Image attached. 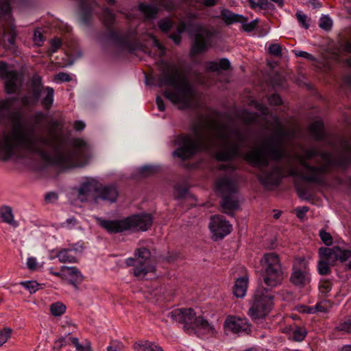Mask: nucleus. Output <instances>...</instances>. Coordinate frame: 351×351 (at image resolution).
I'll list each match as a JSON object with an SVG mask.
<instances>
[{
	"instance_id": "8",
	"label": "nucleus",
	"mask_w": 351,
	"mask_h": 351,
	"mask_svg": "<svg viewBox=\"0 0 351 351\" xmlns=\"http://www.w3.org/2000/svg\"><path fill=\"white\" fill-rule=\"evenodd\" d=\"M274 121L276 125L274 134L267 138L261 147L253 152H261L267 158H270L271 160L275 162H280L286 156L285 143L293 134L283 127L280 119L277 116L274 117Z\"/></svg>"
},
{
	"instance_id": "64",
	"label": "nucleus",
	"mask_w": 351,
	"mask_h": 351,
	"mask_svg": "<svg viewBox=\"0 0 351 351\" xmlns=\"http://www.w3.org/2000/svg\"><path fill=\"white\" fill-rule=\"evenodd\" d=\"M295 54L298 57L304 58L308 60H315V58L312 54H311L306 51H295Z\"/></svg>"
},
{
	"instance_id": "11",
	"label": "nucleus",
	"mask_w": 351,
	"mask_h": 351,
	"mask_svg": "<svg viewBox=\"0 0 351 351\" xmlns=\"http://www.w3.org/2000/svg\"><path fill=\"white\" fill-rule=\"evenodd\" d=\"M134 257L126 259L125 263L133 267V274L138 279H144L149 274H154L155 266L151 260V252L147 247H139L134 251Z\"/></svg>"
},
{
	"instance_id": "57",
	"label": "nucleus",
	"mask_w": 351,
	"mask_h": 351,
	"mask_svg": "<svg viewBox=\"0 0 351 351\" xmlns=\"http://www.w3.org/2000/svg\"><path fill=\"white\" fill-rule=\"evenodd\" d=\"M269 102L271 105L278 106L282 105V99L281 97L278 94H272L269 96Z\"/></svg>"
},
{
	"instance_id": "63",
	"label": "nucleus",
	"mask_w": 351,
	"mask_h": 351,
	"mask_svg": "<svg viewBox=\"0 0 351 351\" xmlns=\"http://www.w3.org/2000/svg\"><path fill=\"white\" fill-rule=\"evenodd\" d=\"M27 266L32 271L36 270L38 266V262L35 257H29L27 261Z\"/></svg>"
},
{
	"instance_id": "53",
	"label": "nucleus",
	"mask_w": 351,
	"mask_h": 351,
	"mask_svg": "<svg viewBox=\"0 0 351 351\" xmlns=\"http://www.w3.org/2000/svg\"><path fill=\"white\" fill-rule=\"evenodd\" d=\"M12 333L10 328H5L0 331V346L5 343L10 338Z\"/></svg>"
},
{
	"instance_id": "27",
	"label": "nucleus",
	"mask_w": 351,
	"mask_h": 351,
	"mask_svg": "<svg viewBox=\"0 0 351 351\" xmlns=\"http://www.w3.org/2000/svg\"><path fill=\"white\" fill-rule=\"evenodd\" d=\"M138 10L147 20L155 19L160 10L157 4L145 2H140L138 5Z\"/></svg>"
},
{
	"instance_id": "25",
	"label": "nucleus",
	"mask_w": 351,
	"mask_h": 351,
	"mask_svg": "<svg viewBox=\"0 0 351 351\" xmlns=\"http://www.w3.org/2000/svg\"><path fill=\"white\" fill-rule=\"evenodd\" d=\"M64 280H67L69 284L73 285L77 289L79 285L82 282L84 276L82 272L76 267L64 266Z\"/></svg>"
},
{
	"instance_id": "60",
	"label": "nucleus",
	"mask_w": 351,
	"mask_h": 351,
	"mask_svg": "<svg viewBox=\"0 0 351 351\" xmlns=\"http://www.w3.org/2000/svg\"><path fill=\"white\" fill-rule=\"evenodd\" d=\"M56 80L62 82H69L71 81V77L66 73L60 72L56 75Z\"/></svg>"
},
{
	"instance_id": "23",
	"label": "nucleus",
	"mask_w": 351,
	"mask_h": 351,
	"mask_svg": "<svg viewBox=\"0 0 351 351\" xmlns=\"http://www.w3.org/2000/svg\"><path fill=\"white\" fill-rule=\"evenodd\" d=\"M210 47V38L202 32L195 35L194 41L191 46L190 54L195 56L206 52Z\"/></svg>"
},
{
	"instance_id": "49",
	"label": "nucleus",
	"mask_w": 351,
	"mask_h": 351,
	"mask_svg": "<svg viewBox=\"0 0 351 351\" xmlns=\"http://www.w3.org/2000/svg\"><path fill=\"white\" fill-rule=\"evenodd\" d=\"M62 46V40L59 38H54L50 42L49 52L51 53H56L57 50Z\"/></svg>"
},
{
	"instance_id": "16",
	"label": "nucleus",
	"mask_w": 351,
	"mask_h": 351,
	"mask_svg": "<svg viewBox=\"0 0 351 351\" xmlns=\"http://www.w3.org/2000/svg\"><path fill=\"white\" fill-rule=\"evenodd\" d=\"M99 182L93 177H84L76 188L78 199L82 202L94 201V195L97 193Z\"/></svg>"
},
{
	"instance_id": "47",
	"label": "nucleus",
	"mask_w": 351,
	"mask_h": 351,
	"mask_svg": "<svg viewBox=\"0 0 351 351\" xmlns=\"http://www.w3.org/2000/svg\"><path fill=\"white\" fill-rule=\"evenodd\" d=\"M69 248H71L77 257L82 253L85 247L84 243L82 241H78L75 243H73L69 245Z\"/></svg>"
},
{
	"instance_id": "30",
	"label": "nucleus",
	"mask_w": 351,
	"mask_h": 351,
	"mask_svg": "<svg viewBox=\"0 0 351 351\" xmlns=\"http://www.w3.org/2000/svg\"><path fill=\"white\" fill-rule=\"evenodd\" d=\"M54 101V89L52 87L47 86L42 90V95L38 102L45 110H49Z\"/></svg>"
},
{
	"instance_id": "15",
	"label": "nucleus",
	"mask_w": 351,
	"mask_h": 351,
	"mask_svg": "<svg viewBox=\"0 0 351 351\" xmlns=\"http://www.w3.org/2000/svg\"><path fill=\"white\" fill-rule=\"evenodd\" d=\"M221 16L228 25H232L236 23H241L243 30L247 33L252 32L259 28L258 24L260 20L258 19H256L247 23L248 20L247 17L241 14H235L228 9L223 10L221 12Z\"/></svg>"
},
{
	"instance_id": "26",
	"label": "nucleus",
	"mask_w": 351,
	"mask_h": 351,
	"mask_svg": "<svg viewBox=\"0 0 351 351\" xmlns=\"http://www.w3.org/2000/svg\"><path fill=\"white\" fill-rule=\"evenodd\" d=\"M313 138L317 142L326 141L328 134L325 130L324 123L322 120L313 122L308 128Z\"/></svg>"
},
{
	"instance_id": "19",
	"label": "nucleus",
	"mask_w": 351,
	"mask_h": 351,
	"mask_svg": "<svg viewBox=\"0 0 351 351\" xmlns=\"http://www.w3.org/2000/svg\"><path fill=\"white\" fill-rule=\"evenodd\" d=\"M223 328L226 332L233 334H248L251 331V324L247 318L230 315L226 317Z\"/></svg>"
},
{
	"instance_id": "52",
	"label": "nucleus",
	"mask_w": 351,
	"mask_h": 351,
	"mask_svg": "<svg viewBox=\"0 0 351 351\" xmlns=\"http://www.w3.org/2000/svg\"><path fill=\"white\" fill-rule=\"evenodd\" d=\"M272 5V3L268 0H258L257 2L255 1V5L252 9L255 10L256 8H259L261 10H265L269 9Z\"/></svg>"
},
{
	"instance_id": "2",
	"label": "nucleus",
	"mask_w": 351,
	"mask_h": 351,
	"mask_svg": "<svg viewBox=\"0 0 351 351\" xmlns=\"http://www.w3.org/2000/svg\"><path fill=\"white\" fill-rule=\"evenodd\" d=\"M217 129L216 139L206 136L201 142L195 143L188 134H180L174 136L172 143L178 147L173 152L172 156L182 161L192 158L197 152L204 150H217L215 158L220 162H231L241 155V149L246 141L245 136L239 130L233 129L232 134L237 137V141H232L230 136L224 132L226 127L214 123Z\"/></svg>"
},
{
	"instance_id": "32",
	"label": "nucleus",
	"mask_w": 351,
	"mask_h": 351,
	"mask_svg": "<svg viewBox=\"0 0 351 351\" xmlns=\"http://www.w3.org/2000/svg\"><path fill=\"white\" fill-rule=\"evenodd\" d=\"M248 285V279L247 277L242 276L237 279L233 287V293L238 298H243L247 291Z\"/></svg>"
},
{
	"instance_id": "44",
	"label": "nucleus",
	"mask_w": 351,
	"mask_h": 351,
	"mask_svg": "<svg viewBox=\"0 0 351 351\" xmlns=\"http://www.w3.org/2000/svg\"><path fill=\"white\" fill-rule=\"evenodd\" d=\"M295 16L300 26L305 29L309 28L310 25L308 23V17L306 14L302 13L301 12H297Z\"/></svg>"
},
{
	"instance_id": "61",
	"label": "nucleus",
	"mask_w": 351,
	"mask_h": 351,
	"mask_svg": "<svg viewBox=\"0 0 351 351\" xmlns=\"http://www.w3.org/2000/svg\"><path fill=\"white\" fill-rule=\"evenodd\" d=\"M245 112L247 114V117L244 119V122L246 124H252L256 121L257 114H252L248 110H245Z\"/></svg>"
},
{
	"instance_id": "7",
	"label": "nucleus",
	"mask_w": 351,
	"mask_h": 351,
	"mask_svg": "<svg viewBox=\"0 0 351 351\" xmlns=\"http://www.w3.org/2000/svg\"><path fill=\"white\" fill-rule=\"evenodd\" d=\"M152 214L141 213L132 215L121 219H97L98 224L110 234L121 233L128 230L147 231L153 224Z\"/></svg>"
},
{
	"instance_id": "29",
	"label": "nucleus",
	"mask_w": 351,
	"mask_h": 351,
	"mask_svg": "<svg viewBox=\"0 0 351 351\" xmlns=\"http://www.w3.org/2000/svg\"><path fill=\"white\" fill-rule=\"evenodd\" d=\"M286 330L289 339L298 342L302 341L307 335L306 329L297 324L291 325Z\"/></svg>"
},
{
	"instance_id": "45",
	"label": "nucleus",
	"mask_w": 351,
	"mask_h": 351,
	"mask_svg": "<svg viewBox=\"0 0 351 351\" xmlns=\"http://www.w3.org/2000/svg\"><path fill=\"white\" fill-rule=\"evenodd\" d=\"M33 40L35 44L38 46H41L45 40L40 28H37L34 30Z\"/></svg>"
},
{
	"instance_id": "35",
	"label": "nucleus",
	"mask_w": 351,
	"mask_h": 351,
	"mask_svg": "<svg viewBox=\"0 0 351 351\" xmlns=\"http://www.w3.org/2000/svg\"><path fill=\"white\" fill-rule=\"evenodd\" d=\"M175 197L177 199H184L189 196V191L188 187L182 184H176L174 186Z\"/></svg>"
},
{
	"instance_id": "20",
	"label": "nucleus",
	"mask_w": 351,
	"mask_h": 351,
	"mask_svg": "<svg viewBox=\"0 0 351 351\" xmlns=\"http://www.w3.org/2000/svg\"><path fill=\"white\" fill-rule=\"evenodd\" d=\"M209 228L215 240L222 239L232 231V225L222 215H213L210 218Z\"/></svg>"
},
{
	"instance_id": "1",
	"label": "nucleus",
	"mask_w": 351,
	"mask_h": 351,
	"mask_svg": "<svg viewBox=\"0 0 351 351\" xmlns=\"http://www.w3.org/2000/svg\"><path fill=\"white\" fill-rule=\"evenodd\" d=\"M25 154L38 156L47 165L69 169L77 166L74 151H63L50 139L38 136L35 127L27 125L21 113L11 116V125L2 133L0 156L3 160L21 157Z\"/></svg>"
},
{
	"instance_id": "37",
	"label": "nucleus",
	"mask_w": 351,
	"mask_h": 351,
	"mask_svg": "<svg viewBox=\"0 0 351 351\" xmlns=\"http://www.w3.org/2000/svg\"><path fill=\"white\" fill-rule=\"evenodd\" d=\"M173 21L170 18H164L158 21V27L164 33H169L173 26Z\"/></svg>"
},
{
	"instance_id": "4",
	"label": "nucleus",
	"mask_w": 351,
	"mask_h": 351,
	"mask_svg": "<svg viewBox=\"0 0 351 351\" xmlns=\"http://www.w3.org/2000/svg\"><path fill=\"white\" fill-rule=\"evenodd\" d=\"M245 160L252 167L259 169L257 177L261 184L267 189L280 185L282 180L287 177H298L302 175L293 167L285 168L280 162L270 165L267 158L261 152H250L245 156Z\"/></svg>"
},
{
	"instance_id": "12",
	"label": "nucleus",
	"mask_w": 351,
	"mask_h": 351,
	"mask_svg": "<svg viewBox=\"0 0 351 351\" xmlns=\"http://www.w3.org/2000/svg\"><path fill=\"white\" fill-rule=\"evenodd\" d=\"M342 146L343 152L337 157H335L331 152L320 150L318 156L330 166H334L344 173L347 184L351 188V175L347 174L351 167V144L348 141H344Z\"/></svg>"
},
{
	"instance_id": "5",
	"label": "nucleus",
	"mask_w": 351,
	"mask_h": 351,
	"mask_svg": "<svg viewBox=\"0 0 351 351\" xmlns=\"http://www.w3.org/2000/svg\"><path fill=\"white\" fill-rule=\"evenodd\" d=\"M103 12V23L106 29L102 33L101 38L105 43H111L119 50L131 53L141 48L142 38L137 26L131 25L123 29H116L114 13L108 8Z\"/></svg>"
},
{
	"instance_id": "48",
	"label": "nucleus",
	"mask_w": 351,
	"mask_h": 351,
	"mask_svg": "<svg viewBox=\"0 0 351 351\" xmlns=\"http://www.w3.org/2000/svg\"><path fill=\"white\" fill-rule=\"evenodd\" d=\"M319 237L322 241V242L326 245H330L332 243V237L331 234L324 230H321L319 231Z\"/></svg>"
},
{
	"instance_id": "6",
	"label": "nucleus",
	"mask_w": 351,
	"mask_h": 351,
	"mask_svg": "<svg viewBox=\"0 0 351 351\" xmlns=\"http://www.w3.org/2000/svg\"><path fill=\"white\" fill-rule=\"evenodd\" d=\"M158 86H171L174 90H166L165 97L173 104L179 106L181 110L189 108L194 95V88L188 77L174 67L170 71H164L158 79Z\"/></svg>"
},
{
	"instance_id": "54",
	"label": "nucleus",
	"mask_w": 351,
	"mask_h": 351,
	"mask_svg": "<svg viewBox=\"0 0 351 351\" xmlns=\"http://www.w3.org/2000/svg\"><path fill=\"white\" fill-rule=\"evenodd\" d=\"M181 256V254L176 251H169L165 256V259L168 263H173Z\"/></svg>"
},
{
	"instance_id": "31",
	"label": "nucleus",
	"mask_w": 351,
	"mask_h": 351,
	"mask_svg": "<svg viewBox=\"0 0 351 351\" xmlns=\"http://www.w3.org/2000/svg\"><path fill=\"white\" fill-rule=\"evenodd\" d=\"M56 257L61 263H77V256L72 250L71 248L65 247L60 249L56 254Z\"/></svg>"
},
{
	"instance_id": "46",
	"label": "nucleus",
	"mask_w": 351,
	"mask_h": 351,
	"mask_svg": "<svg viewBox=\"0 0 351 351\" xmlns=\"http://www.w3.org/2000/svg\"><path fill=\"white\" fill-rule=\"evenodd\" d=\"M268 52L275 56L280 57L282 56V46L280 44H271L268 47Z\"/></svg>"
},
{
	"instance_id": "10",
	"label": "nucleus",
	"mask_w": 351,
	"mask_h": 351,
	"mask_svg": "<svg viewBox=\"0 0 351 351\" xmlns=\"http://www.w3.org/2000/svg\"><path fill=\"white\" fill-rule=\"evenodd\" d=\"M215 187L217 192L221 197V207L226 213H229L239 208L237 197L238 189L234 178L227 175L223 176L217 180Z\"/></svg>"
},
{
	"instance_id": "42",
	"label": "nucleus",
	"mask_w": 351,
	"mask_h": 351,
	"mask_svg": "<svg viewBox=\"0 0 351 351\" xmlns=\"http://www.w3.org/2000/svg\"><path fill=\"white\" fill-rule=\"evenodd\" d=\"M158 171V166L145 165L139 169V173L143 176H147L156 173Z\"/></svg>"
},
{
	"instance_id": "22",
	"label": "nucleus",
	"mask_w": 351,
	"mask_h": 351,
	"mask_svg": "<svg viewBox=\"0 0 351 351\" xmlns=\"http://www.w3.org/2000/svg\"><path fill=\"white\" fill-rule=\"evenodd\" d=\"M331 167H335L330 166L327 163L322 166H314L312 173L302 175V179L309 183L322 184L324 183V179L322 175L329 173Z\"/></svg>"
},
{
	"instance_id": "50",
	"label": "nucleus",
	"mask_w": 351,
	"mask_h": 351,
	"mask_svg": "<svg viewBox=\"0 0 351 351\" xmlns=\"http://www.w3.org/2000/svg\"><path fill=\"white\" fill-rule=\"evenodd\" d=\"M337 329L341 331L351 333V317H348L344 322L339 324L337 326Z\"/></svg>"
},
{
	"instance_id": "24",
	"label": "nucleus",
	"mask_w": 351,
	"mask_h": 351,
	"mask_svg": "<svg viewBox=\"0 0 351 351\" xmlns=\"http://www.w3.org/2000/svg\"><path fill=\"white\" fill-rule=\"evenodd\" d=\"M45 88H47V86H44L43 77L38 74H34L31 80V102L32 104L35 105L38 103L42 95V90Z\"/></svg>"
},
{
	"instance_id": "3",
	"label": "nucleus",
	"mask_w": 351,
	"mask_h": 351,
	"mask_svg": "<svg viewBox=\"0 0 351 351\" xmlns=\"http://www.w3.org/2000/svg\"><path fill=\"white\" fill-rule=\"evenodd\" d=\"M264 271L263 280L270 287H258L250 302L248 314L254 320L262 319L267 315L274 306V295L271 288L280 285L283 280L282 265L278 254L275 252L264 254L261 259Z\"/></svg>"
},
{
	"instance_id": "56",
	"label": "nucleus",
	"mask_w": 351,
	"mask_h": 351,
	"mask_svg": "<svg viewBox=\"0 0 351 351\" xmlns=\"http://www.w3.org/2000/svg\"><path fill=\"white\" fill-rule=\"evenodd\" d=\"M14 0H1L0 5L1 10L5 13H8L11 11V3ZM21 2H24L25 0H19Z\"/></svg>"
},
{
	"instance_id": "36",
	"label": "nucleus",
	"mask_w": 351,
	"mask_h": 351,
	"mask_svg": "<svg viewBox=\"0 0 351 351\" xmlns=\"http://www.w3.org/2000/svg\"><path fill=\"white\" fill-rule=\"evenodd\" d=\"M20 285L28 290L30 293H34L42 288V285L34 280L22 281Z\"/></svg>"
},
{
	"instance_id": "62",
	"label": "nucleus",
	"mask_w": 351,
	"mask_h": 351,
	"mask_svg": "<svg viewBox=\"0 0 351 351\" xmlns=\"http://www.w3.org/2000/svg\"><path fill=\"white\" fill-rule=\"evenodd\" d=\"M160 3L168 11H172L175 9V4L172 0H160Z\"/></svg>"
},
{
	"instance_id": "21",
	"label": "nucleus",
	"mask_w": 351,
	"mask_h": 351,
	"mask_svg": "<svg viewBox=\"0 0 351 351\" xmlns=\"http://www.w3.org/2000/svg\"><path fill=\"white\" fill-rule=\"evenodd\" d=\"M78 4L80 19L82 24L88 26L90 23L92 13L97 6L96 0H76Z\"/></svg>"
},
{
	"instance_id": "51",
	"label": "nucleus",
	"mask_w": 351,
	"mask_h": 351,
	"mask_svg": "<svg viewBox=\"0 0 351 351\" xmlns=\"http://www.w3.org/2000/svg\"><path fill=\"white\" fill-rule=\"evenodd\" d=\"M309 210V207L306 206H298L295 208V213L297 216V217L300 219L303 220L306 216V214Z\"/></svg>"
},
{
	"instance_id": "18",
	"label": "nucleus",
	"mask_w": 351,
	"mask_h": 351,
	"mask_svg": "<svg viewBox=\"0 0 351 351\" xmlns=\"http://www.w3.org/2000/svg\"><path fill=\"white\" fill-rule=\"evenodd\" d=\"M0 77L5 80V90L9 95L14 94L19 89V74L15 70H10L8 64L0 62Z\"/></svg>"
},
{
	"instance_id": "17",
	"label": "nucleus",
	"mask_w": 351,
	"mask_h": 351,
	"mask_svg": "<svg viewBox=\"0 0 351 351\" xmlns=\"http://www.w3.org/2000/svg\"><path fill=\"white\" fill-rule=\"evenodd\" d=\"M119 196V191L117 184L114 183L102 184L99 182L97 193L94 195L95 204L100 202L112 204L115 203Z\"/></svg>"
},
{
	"instance_id": "13",
	"label": "nucleus",
	"mask_w": 351,
	"mask_h": 351,
	"mask_svg": "<svg viewBox=\"0 0 351 351\" xmlns=\"http://www.w3.org/2000/svg\"><path fill=\"white\" fill-rule=\"evenodd\" d=\"M311 280L310 269L306 261L300 258L292 268L290 281L295 286L304 287Z\"/></svg>"
},
{
	"instance_id": "39",
	"label": "nucleus",
	"mask_w": 351,
	"mask_h": 351,
	"mask_svg": "<svg viewBox=\"0 0 351 351\" xmlns=\"http://www.w3.org/2000/svg\"><path fill=\"white\" fill-rule=\"evenodd\" d=\"M1 215L3 221L9 224H12L13 221L12 210L10 207L4 206L1 210Z\"/></svg>"
},
{
	"instance_id": "9",
	"label": "nucleus",
	"mask_w": 351,
	"mask_h": 351,
	"mask_svg": "<svg viewBox=\"0 0 351 351\" xmlns=\"http://www.w3.org/2000/svg\"><path fill=\"white\" fill-rule=\"evenodd\" d=\"M173 320L184 324V330L198 337L211 335L215 328L202 316H196L194 310L190 308H176L169 313Z\"/></svg>"
},
{
	"instance_id": "38",
	"label": "nucleus",
	"mask_w": 351,
	"mask_h": 351,
	"mask_svg": "<svg viewBox=\"0 0 351 351\" xmlns=\"http://www.w3.org/2000/svg\"><path fill=\"white\" fill-rule=\"evenodd\" d=\"M66 306L61 302H55L51 305V313L54 316H60L66 311Z\"/></svg>"
},
{
	"instance_id": "59",
	"label": "nucleus",
	"mask_w": 351,
	"mask_h": 351,
	"mask_svg": "<svg viewBox=\"0 0 351 351\" xmlns=\"http://www.w3.org/2000/svg\"><path fill=\"white\" fill-rule=\"evenodd\" d=\"M67 341L66 337H60L58 340L54 342V345L53 346V350L54 351L60 350L64 346L67 344Z\"/></svg>"
},
{
	"instance_id": "34",
	"label": "nucleus",
	"mask_w": 351,
	"mask_h": 351,
	"mask_svg": "<svg viewBox=\"0 0 351 351\" xmlns=\"http://www.w3.org/2000/svg\"><path fill=\"white\" fill-rule=\"evenodd\" d=\"M322 259L318 262L317 270L318 273L322 276H326L331 273V269L329 262H332V259H328L326 257L320 256Z\"/></svg>"
},
{
	"instance_id": "41",
	"label": "nucleus",
	"mask_w": 351,
	"mask_h": 351,
	"mask_svg": "<svg viewBox=\"0 0 351 351\" xmlns=\"http://www.w3.org/2000/svg\"><path fill=\"white\" fill-rule=\"evenodd\" d=\"M149 36L151 38L153 46L155 47L158 50L160 56H163L166 52L165 47L163 46V45L161 43L160 40L156 36H154V35H149Z\"/></svg>"
},
{
	"instance_id": "43",
	"label": "nucleus",
	"mask_w": 351,
	"mask_h": 351,
	"mask_svg": "<svg viewBox=\"0 0 351 351\" xmlns=\"http://www.w3.org/2000/svg\"><path fill=\"white\" fill-rule=\"evenodd\" d=\"M332 21L328 16H324L320 19L319 27L326 31L331 29Z\"/></svg>"
},
{
	"instance_id": "55",
	"label": "nucleus",
	"mask_w": 351,
	"mask_h": 351,
	"mask_svg": "<svg viewBox=\"0 0 351 351\" xmlns=\"http://www.w3.org/2000/svg\"><path fill=\"white\" fill-rule=\"evenodd\" d=\"M298 193L299 194L300 197L303 199L310 201L313 199V194L309 193L306 189L298 188Z\"/></svg>"
},
{
	"instance_id": "58",
	"label": "nucleus",
	"mask_w": 351,
	"mask_h": 351,
	"mask_svg": "<svg viewBox=\"0 0 351 351\" xmlns=\"http://www.w3.org/2000/svg\"><path fill=\"white\" fill-rule=\"evenodd\" d=\"M306 159L311 160L313 158L319 156V150L317 148H310L305 151L304 152Z\"/></svg>"
},
{
	"instance_id": "14",
	"label": "nucleus",
	"mask_w": 351,
	"mask_h": 351,
	"mask_svg": "<svg viewBox=\"0 0 351 351\" xmlns=\"http://www.w3.org/2000/svg\"><path fill=\"white\" fill-rule=\"evenodd\" d=\"M320 256L332 259V263L339 261L341 263L347 261L351 257V250L347 248V244L342 241L332 248L322 247L319 249Z\"/></svg>"
},
{
	"instance_id": "40",
	"label": "nucleus",
	"mask_w": 351,
	"mask_h": 351,
	"mask_svg": "<svg viewBox=\"0 0 351 351\" xmlns=\"http://www.w3.org/2000/svg\"><path fill=\"white\" fill-rule=\"evenodd\" d=\"M332 282L329 279H322L319 285V290L323 294H327L332 289Z\"/></svg>"
},
{
	"instance_id": "33",
	"label": "nucleus",
	"mask_w": 351,
	"mask_h": 351,
	"mask_svg": "<svg viewBox=\"0 0 351 351\" xmlns=\"http://www.w3.org/2000/svg\"><path fill=\"white\" fill-rule=\"evenodd\" d=\"M136 351H164L162 347L154 342L141 341L134 346Z\"/></svg>"
},
{
	"instance_id": "28",
	"label": "nucleus",
	"mask_w": 351,
	"mask_h": 351,
	"mask_svg": "<svg viewBox=\"0 0 351 351\" xmlns=\"http://www.w3.org/2000/svg\"><path fill=\"white\" fill-rule=\"evenodd\" d=\"M232 69L230 60L226 58H220L219 62L207 61L206 70L208 72H219L220 71H228Z\"/></svg>"
}]
</instances>
